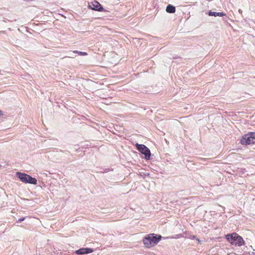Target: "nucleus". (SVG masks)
<instances>
[{
  "instance_id": "nucleus-2",
  "label": "nucleus",
  "mask_w": 255,
  "mask_h": 255,
  "mask_svg": "<svg viewBox=\"0 0 255 255\" xmlns=\"http://www.w3.org/2000/svg\"><path fill=\"white\" fill-rule=\"evenodd\" d=\"M226 238L232 245L236 246L241 247L245 243L242 237L236 233L226 235Z\"/></svg>"
},
{
  "instance_id": "nucleus-3",
  "label": "nucleus",
  "mask_w": 255,
  "mask_h": 255,
  "mask_svg": "<svg viewBox=\"0 0 255 255\" xmlns=\"http://www.w3.org/2000/svg\"><path fill=\"white\" fill-rule=\"evenodd\" d=\"M16 176L23 183H29L33 185L37 184V179L29 175L19 172H16Z\"/></svg>"
},
{
  "instance_id": "nucleus-6",
  "label": "nucleus",
  "mask_w": 255,
  "mask_h": 255,
  "mask_svg": "<svg viewBox=\"0 0 255 255\" xmlns=\"http://www.w3.org/2000/svg\"><path fill=\"white\" fill-rule=\"evenodd\" d=\"M88 7L98 11H105L102 5L98 1L96 0L89 2Z\"/></svg>"
},
{
  "instance_id": "nucleus-13",
  "label": "nucleus",
  "mask_w": 255,
  "mask_h": 255,
  "mask_svg": "<svg viewBox=\"0 0 255 255\" xmlns=\"http://www.w3.org/2000/svg\"><path fill=\"white\" fill-rule=\"evenodd\" d=\"M2 115V113L1 111L0 110V116Z\"/></svg>"
},
{
  "instance_id": "nucleus-7",
  "label": "nucleus",
  "mask_w": 255,
  "mask_h": 255,
  "mask_svg": "<svg viewBox=\"0 0 255 255\" xmlns=\"http://www.w3.org/2000/svg\"><path fill=\"white\" fill-rule=\"evenodd\" d=\"M94 250L91 248H81L75 251L77 255H85L93 253Z\"/></svg>"
},
{
  "instance_id": "nucleus-11",
  "label": "nucleus",
  "mask_w": 255,
  "mask_h": 255,
  "mask_svg": "<svg viewBox=\"0 0 255 255\" xmlns=\"http://www.w3.org/2000/svg\"><path fill=\"white\" fill-rule=\"evenodd\" d=\"M25 220V217H23L21 219H18V220L17 221V223H20L22 221H23Z\"/></svg>"
},
{
  "instance_id": "nucleus-8",
  "label": "nucleus",
  "mask_w": 255,
  "mask_h": 255,
  "mask_svg": "<svg viewBox=\"0 0 255 255\" xmlns=\"http://www.w3.org/2000/svg\"><path fill=\"white\" fill-rule=\"evenodd\" d=\"M209 15L210 16H223L226 15L225 13L223 12H212L211 11H209Z\"/></svg>"
},
{
  "instance_id": "nucleus-1",
  "label": "nucleus",
  "mask_w": 255,
  "mask_h": 255,
  "mask_svg": "<svg viewBox=\"0 0 255 255\" xmlns=\"http://www.w3.org/2000/svg\"><path fill=\"white\" fill-rule=\"evenodd\" d=\"M160 235H156L154 234L147 235L143 239V242L147 248H150L156 245L161 240Z\"/></svg>"
},
{
  "instance_id": "nucleus-10",
  "label": "nucleus",
  "mask_w": 255,
  "mask_h": 255,
  "mask_svg": "<svg viewBox=\"0 0 255 255\" xmlns=\"http://www.w3.org/2000/svg\"><path fill=\"white\" fill-rule=\"evenodd\" d=\"M73 52L75 53H77L81 56H86L88 55L87 53L85 52L79 51L77 50H74L73 51Z\"/></svg>"
},
{
  "instance_id": "nucleus-5",
  "label": "nucleus",
  "mask_w": 255,
  "mask_h": 255,
  "mask_svg": "<svg viewBox=\"0 0 255 255\" xmlns=\"http://www.w3.org/2000/svg\"><path fill=\"white\" fill-rule=\"evenodd\" d=\"M135 146L137 150L142 154L145 155V159L146 160H149L150 159L151 153L150 150L148 147H147L144 144H140L138 143H136L135 144Z\"/></svg>"
},
{
  "instance_id": "nucleus-14",
  "label": "nucleus",
  "mask_w": 255,
  "mask_h": 255,
  "mask_svg": "<svg viewBox=\"0 0 255 255\" xmlns=\"http://www.w3.org/2000/svg\"><path fill=\"white\" fill-rule=\"evenodd\" d=\"M193 239H195V238H196V237H195V236H193Z\"/></svg>"
},
{
  "instance_id": "nucleus-12",
  "label": "nucleus",
  "mask_w": 255,
  "mask_h": 255,
  "mask_svg": "<svg viewBox=\"0 0 255 255\" xmlns=\"http://www.w3.org/2000/svg\"><path fill=\"white\" fill-rule=\"evenodd\" d=\"M239 12L240 13H242V10L241 9H240L239 10Z\"/></svg>"
},
{
  "instance_id": "nucleus-4",
  "label": "nucleus",
  "mask_w": 255,
  "mask_h": 255,
  "mask_svg": "<svg viewBox=\"0 0 255 255\" xmlns=\"http://www.w3.org/2000/svg\"><path fill=\"white\" fill-rule=\"evenodd\" d=\"M240 142L242 145L255 144V132H250L245 134L242 137Z\"/></svg>"
},
{
  "instance_id": "nucleus-9",
  "label": "nucleus",
  "mask_w": 255,
  "mask_h": 255,
  "mask_svg": "<svg viewBox=\"0 0 255 255\" xmlns=\"http://www.w3.org/2000/svg\"><path fill=\"white\" fill-rule=\"evenodd\" d=\"M166 10L168 13H174L175 12V7L171 4H168L166 7Z\"/></svg>"
}]
</instances>
